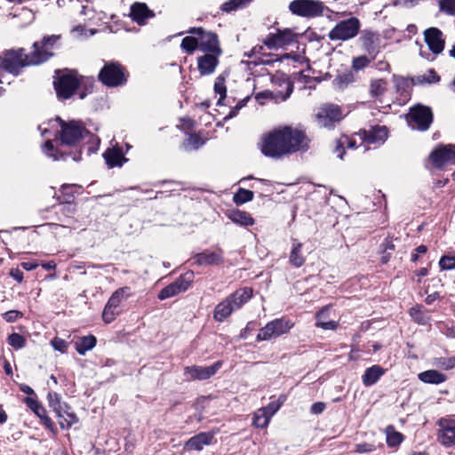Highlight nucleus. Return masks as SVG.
I'll return each instance as SVG.
<instances>
[{
  "instance_id": "f257e3e1",
  "label": "nucleus",
  "mask_w": 455,
  "mask_h": 455,
  "mask_svg": "<svg viewBox=\"0 0 455 455\" xmlns=\"http://www.w3.org/2000/svg\"><path fill=\"white\" fill-rule=\"evenodd\" d=\"M50 128H60L57 131L59 139L63 145L77 146L86 148L89 155L98 151L100 140L98 136L90 132L81 121H63L60 117L49 120Z\"/></svg>"
},
{
  "instance_id": "f03ea898",
  "label": "nucleus",
  "mask_w": 455,
  "mask_h": 455,
  "mask_svg": "<svg viewBox=\"0 0 455 455\" xmlns=\"http://www.w3.org/2000/svg\"><path fill=\"white\" fill-rule=\"evenodd\" d=\"M28 60V53H26L23 48L4 52L0 58V84L4 83V72L16 76L22 68L32 65V63H27Z\"/></svg>"
},
{
  "instance_id": "7ed1b4c3",
  "label": "nucleus",
  "mask_w": 455,
  "mask_h": 455,
  "mask_svg": "<svg viewBox=\"0 0 455 455\" xmlns=\"http://www.w3.org/2000/svg\"><path fill=\"white\" fill-rule=\"evenodd\" d=\"M260 151L265 156L275 159L288 156L283 127L275 129L262 137Z\"/></svg>"
},
{
  "instance_id": "20e7f679",
  "label": "nucleus",
  "mask_w": 455,
  "mask_h": 455,
  "mask_svg": "<svg viewBox=\"0 0 455 455\" xmlns=\"http://www.w3.org/2000/svg\"><path fill=\"white\" fill-rule=\"evenodd\" d=\"M129 73L126 68L117 61L105 62L98 75L99 81L105 86L115 88L127 83Z\"/></svg>"
},
{
  "instance_id": "39448f33",
  "label": "nucleus",
  "mask_w": 455,
  "mask_h": 455,
  "mask_svg": "<svg viewBox=\"0 0 455 455\" xmlns=\"http://www.w3.org/2000/svg\"><path fill=\"white\" fill-rule=\"evenodd\" d=\"M60 36H44L40 41L33 44V50L28 53V62L32 65H39L53 56V51L58 46Z\"/></svg>"
},
{
  "instance_id": "423d86ee",
  "label": "nucleus",
  "mask_w": 455,
  "mask_h": 455,
  "mask_svg": "<svg viewBox=\"0 0 455 455\" xmlns=\"http://www.w3.org/2000/svg\"><path fill=\"white\" fill-rule=\"evenodd\" d=\"M132 295L131 288L128 286H124L116 290L103 308L101 315L102 321L108 324L114 322L122 313L123 301Z\"/></svg>"
},
{
  "instance_id": "0eeeda50",
  "label": "nucleus",
  "mask_w": 455,
  "mask_h": 455,
  "mask_svg": "<svg viewBox=\"0 0 455 455\" xmlns=\"http://www.w3.org/2000/svg\"><path fill=\"white\" fill-rule=\"evenodd\" d=\"M57 96L60 100H68L79 88V75L76 70H66L53 82Z\"/></svg>"
},
{
  "instance_id": "6e6552de",
  "label": "nucleus",
  "mask_w": 455,
  "mask_h": 455,
  "mask_svg": "<svg viewBox=\"0 0 455 455\" xmlns=\"http://www.w3.org/2000/svg\"><path fill=\"white\" fill-rule=\"evenodd\" d=\"M283 132L288 155L300 151L304 152L309 148L311 140L305 131L291 126H283Z\"/></svg>"
},
{
  "instance_id": "1a4fd4ad",
  "label": "nucleus",
  "mask_w": 455,
  "mask_h": 455,
  "mask_svg": "<svg viewBox=\"0 0 455 455\" xmlns=\"http://www.w3.org/2000/svg\"><path fill=\"white\" fill-rule=\"evenodd\" d=\"M406 120L411 129L425 132L433 122V113L429 107L417 104L410 108Z\"/></svg>"
},
{
  "instance_id": "9d476101",
  "label": "nucleus",
  "mask_w": 455,
  "mask_h": 455,
  "mask_svg": "<svg viewBox=\"0 0 455 455\" xmlns=\"http://www.w3.org/2000/svg\"><path fill=\"white\" fill-rule=\"evenodd\" d=\"M294 323L285 318H277L267 323L261 328L257 335L258 341L270 340L286 334L293 327Z\"/></svg>"
},
{
  "instance_id": "9b49d317",
  "label": "nucleus",
  "mask_w": 455,
  "mask_h": 455,
  "mask_svg": "<svg viewBox=\"0 0 455 455\" xmlns=\"http://www.w3.org/2000/svg\"><path fill=\"white\" fill-rule=\"evenodd\" d=\"M289 10L297 16L315 18L323 14L324 5L317 0H293L289 4Z\"/></svg>"
},
{
  "instance_id": "f8f14e48",
  "label": "nucleus",
  "mask_w": 455,
  "mask_h": 455,
  "mask_svg": "<svg viewBox=\"0 0 455 455\" xmlns=\"http://www.w3.org/2000/svg\"><path fill=\"white\" fill-rule=\"evenodd\" d=\"M188 33L197 36L198 49L201 52L204 53H222L217 34L207 31L203 28H192L188 30Z\"/></svg>"
},
{
  "instance_id": "ddd939ff",
  "label": "nucleus",
  "mask_w": 455,
  "mask_h": 455,
  "mask_svg": "<svg viewBox=\"0 0 455 455\" xmlns=\"http://www.w3.org/2000/svg\"><path fill=\"white\" fill-rule=\"evenodd\" d=\"M194 277L193 271H188L180 275L174 282L163 288L157 298L160 300H164L186 291L192 284Z\"/></svg>"
},
{
  "instance_id": "4468645a",
  "label": "nucleus",
  "mask_w": 455,
  "mask_h": 455,
  "mask_svg": "<svg viewBox=\"0 0 455 455\" xmlns=\"http://www.w3.org/2000/svg\"><path fill=\"white\" fill-rule=\"evenodd\" d=\"M360 22L357 18H350L339 22L330 32L329 38L331 41H346L355 37L359 31Z\"/></svg>"
},
{
  "instance_id": "2eb2a0df",
  "label": "nucleus",
  "mask_w": 455,
  "mask_h": 455,
  "mask_svg": "<svg viewBox=\"0 0 455 455\" xmlns=\"http://www.w3.org/2000/svg\"><path fill=\"white\" fill-rule=\"evenodd\" d=\"M437 441L445 448H455V418L443 417L437 421Z\"/></svg>"
},
{
  "instance_id": "dca6fc26",
  "label": "nucleus",
  "mask_w": 455,
  "mask_h": 455,
  "mask_svg": "<svg viewBox=\"0 0 455 455\" xmlns=\"http://www.w3.org/2000/svg\"><path fill=\"white\" fill-rule=\"evenodd\" d=\"M315 118L320 126L331 127L342 119V111L338 105L323 104L318 108Z\"/></svg>"
},
{
  "instance_id": "f3484780",
  "label": "nucleus",
  "mask_w": 455,
  "mask_h": 455,
  "mask_svg": "<svg viewBox=\"0 0 455 455\" xmlns=\"http://www.w3.org/2000/svg\"><path fill=\"white\" fill-rule=\"evenodd\" d=\"M23 403L32 411L41 420L42 425L49 430L53 435H57L58 430L52 420V419L47 415V411L45 408L42 405V403L37 400V396H27L23 399Z\"/></svg>"
},
{
  "instance_id": "a211bd4d",
  "label": "nucleus",
  "mask_w": 455,
  "mask_h": 455,
  "mask_svg": "<svg viewBox=\"0 0 455 455\" xmlns=\"http://www.w3.org/2000/svg\"><path fill=\"white\" fill-rule=\"evenodd\" d=\"M262 42L268 49H278L296 42V35L290 28L278 29L276 33H269Z\"/></svg>"
},
{
  "instance_id": "6ab92c4d",
  "label": "nucleus",
  "mask_w": 455,
  "mask_h": 455,
  "mask_svg": "<svg viewBox=\"0 0 455 455\" xmlns=\"http://www.w3.org/2000/svg\"><path fill=\"white\" fill-rule=\"evenodd\" d=\"M221 365V361H218L210 366H187L184 368V376L187 380L208 379L220 369Z\"/></svg>"
},
{
  "instance_id": "aec40b11",
  "label": "nucleus",
  "mask_w": 455,
  "mask_h": 455,
  "mask_svg": "<svg viewBox=\"0 0 455 455\" xmlns=\"http://www.w3.org/2000/svg\"><path fill=\"white\" fill-rule=\"evenodd\" d=\"M433 165L438 169L447 164H455V145L447 144L438 147L430 154Z\"/></svg>"
},
{
  "instance_id": "412c9836",
  "label": "nucleus",
  "mask_w": 455,
  "mask_h": 455,
  "mask_svg": "<svg viewBox=\"0 0 455 455\" xmlns=\"http://www.w3.org/2000/svg\"><path fill=\"white\" fill-rule=\"evenodd\" d=\"M425 42L427 43L429 50L437 55L444 49V38L443 32L437 28H429L424 32Z\"/></svg>"
},
{
  "instance_id": "4be33fe9",
  "label": "nucleus",
  "mask_w": 455,
  "mask_h": 455,
  "mask_svg": "<svg viewBox=\"0 0 455 455\" xmlns=\"http://www.w3.org/2000/svg\"><path fill=\"white\" fill-rule=\"evenodd\" d=\"M130 17L132 21L140 26L146 25L149 19H153L156 14L150 10L145 3L136 2L130 7Z\"/></svg>"
},
{
  "instance_id": "5701e85b",
  "label": "nucleus",
  "mask_w": 455,
  "mask_h": 455,
  "mask_svg": "<svg viewBox=\"0 0 455 455\" xmlns=\"http://www.w3.org/2000/svg\"><path fill=\"white\" fill-rule=\"evenodd\" d=\"M193 259L198 266L219 265L223 262V251L220 248H217L213 251L204 250L202 252L195 254Z\"/></svg>"
},
{
  "instance_id": "b1692460",
  "label": "nucleus",
  "mask_w": 455,
  "mask_h": 455,
  "mask_svg": "<svg viewBox=\"0 0 455 455\" xmlns=\"http://www.w3.org/2000/svg\"><path fill=\"white\" fill-rule=\"evenodd\" d=\"M221 54L208 52L197 58V68L201 76L212 74L219 65Z\"/></svg>"
},
{
  "instance_id": "393cba45",
  "label": "nucleus",
  "mask_w": 455,
  "mask_h": 455,
  "mask_svg": "<svg viewBox=\"0 0 455 455\" xmlns=\"http://www.w3.org/2000/svg\"><path fill=\"white\" fill-rule=\"evenodd\" d=\"M43 153L47 156L52 158L54 161L63 160L66 161L68 158L72 157L75 162H78L81 160V151L78 153H75L74 155H70L65 152L60 151V149L54 148L52 141L48 140L42 147Z\"/></svg>"
},
{
  "instance_id": "a878e982",
  "label": "nucleus",
  "mask_w": 455,
  "mask_h": 455,
  "mask_svg": "<svg viewBox=\"0 0 455 455\" xmlns=\"http://www.w3.org/2000/svg\"><path fill=\"white\" fill-rule=\"evenodd\" d=\"M106 164L108 168L121 167L128 159L124 156V153L122 148L115 146L111 148H108L104 154Z\"/></svg>"
},
{
  "instance_id": "bb28decb",
  "label": "nucleus",
  "mask_w": 455,
  "mask_h": 455,
  "mask_svg": "<svg viewBox=\"0 0 455 455\" xmlns=\"http://www.w3.org/2000/svg\"><path fill=\"white\" fill-rule=\"evenodd\" d=\"M363 140L367 144H381L383 143L388 134V131L386 126H374L369 131H363Z\"/></svg>"
},
{
  "instance_id": "cd10ccee",
  "label": "nucleus",
  "mask_w": 455,
  "mask_h": 455,
  "mask_svg": "<svg viewBox=\"0 0 455 455\" xmlns=\"http://www.w3.org/2000/svg\"><path fill=\"white\" fill-rule=\"evenodd\" d=\"M55 414L58 418L60 427L63 430L69 429L79 421L78 417L68 403L63 405L62 410H60V411Z\"/></svg>"
},
{
  "instance_id": "c85d7f7f",
  "label": "nucleus",
  "mask_w": 455,
  "mask_h": 455,
  "mask_svg": "<svg viewBox=\"0 0 455 455\" xmlns=\"http://www.w3.org/2000/svg\"><path fill=\"white\" fill-rule=\"evenodd\" d=\"M253 291L251 287L237 289L235 292L227 297L235 310L241 308L252 297Z\"/></svg>"
},
{
  "instance_id": "c756f323",
  "label": "nucleus",
  "mask_w": 455,
  "mask_h": 455,
  "mask_svg": "<svg viewBox=\"0 0 455 455\" xmlns=\"http://www.w3.org/2000/svg\"><path fill=\"white\" fill-rule=\"evenodd\" d=\"M393 82L395 83L396 93L399 95V104H404L411 98L409 81L403 76L394 75Z\"/></svg>"
},
{
  "instance_id": "7c9ffc66",
  "label": "nucleus",
  "mask_w": 455,
  "mask_h": 455,
  "mask_svg": "<svg viewBox=\"0 0 455 455\" xmlns=\"http://www.w3.org/2000/svg\"><path fill=\"white\" fill-rule=\"evenodd\" d=\"M386 370L379 364H374L364 371L362 376V382L365 387H371L376 384L385 374Z\"/></svg>"
},
{
  "instance_id": "2f4dec72",
  "label": "nucleus",
  "mask_w": 455,
  "mask_h": 455,
  "mask_svg": "<svg viewBox=\"0 0 455 455\" xmlns=\"http://www.w3.org/2000/svg\"><path fill=\"white\" fill-rule=\"evenodd\" d=\"M212 438L211 433H199L188 440L186 447L188 450L201 451L204 446L211 444Z\"/></svg>"
},
{
  "instance_id": "473e14b6",
  "label": "nucleus",
  "mask_w": 455,
  "mask_h": 455,
  "mask_svg": "<svg viewBox=\"0 0 455 455\" xmlns=\"http://www.w3.org/2000/svg\"><path fill=\"white\" fill-rule=\"evenodd\" d=\"M419 379L426 384L439 385L447 380V376L437 370H427L419 373Z\"/></svg>"
},
{
  "instance_id": "72a5a7b5",
  "label": "nucleus",
  "mask_w": 455,
  "mask_h": 455,
  "mask_svg": "<svg viewBox=\"0 0 455 455\" xmlns=\"http://www.w3.org/2000/svg\"><path fill=\"white\" fill-rule=\"evenodd\" d=\"M303 244L298 240H292L291 249L289 256V262L295 267L304 265L306 258L302 254Z\"/></svg>"
},
{
  "instance_id": "f704fd0d",
  "label": "nucleus",
  "mask_w": 455,
  "mask_h": 455,
  "mask_svg": "<svg viewBox=\"0 0 455 455\" xmlns=\"http://www.w3.org/2000/svg\"><path fill=\"white\" fill-rule=\"evenodd\" d=\"M235 309L230 301L226 298L224 300L217 304L213 310V318L217 322L226 320Z\"/></svg>"
},
{
  "instance_id": "c9c22d12",
  "label": "nucleus",
  "mask_w": 455,
  "mask_h": 455,
  "mask_svg": "<svg viewBox=\"0 0 455 455\" xmlns=\"http://www.w3.org/2000/svg\"><path fill=\"white\" fill-rule=\"evenodd\" d=\"M97 344V339L94 335L89 334L78 338L75 342V348L80 355H84L88 351L95 347Z\"/></svg>"
},
{
  "instance_id": "e433bc0d",
  "label": "nucleus",
  "mask_w": 455,
  "mask_h": 455,
  "mask_svg": "<svg viewBox=\"0 0 455 455\" xmlns=\"http://www.w3.org/2000/svg\"><path fill=\"white\" fill-rule=\"evenodd\" d=\"M228 217L232 222L240 226L249 227L254 224V220L251 214L243 211H231L228 212Z\"/></svg>"
},
{
  "instance_id": "4c0bfd02",
  "label": "nucleus",
  "mask_w": 455,
  "mask_h": 455,
  "mask_svg": "<svg viewBox=\"0 0 455 455\" xmlns=\"http://www.w3.org/2000/svg\"><path fill=\"white\" fill-rule=\"evenodd\" d=\"M440 76L435 72V69L431 68L427 70L424 74L414 76L411 81L413 84L424 85V84H434L440 82Z\"/></svg>"
},
{
  "instance_id": "58836bf2",
  "label": "nucleus",
  "mask_w": 455,
  "mask_h": 455,
  "mask_svg": "<svg viewBox=\"0 0 455 455\" xmlns=\"http://www.w3.org/2000/svg\"><path fill=\"white\" fill-rule=\"evenodd\" d=\"M410 315L415 323L426 325L430 321L428 312L421 305H416L410 309Z\"/></svg>"
},
{
  "instance_id": "ea45409f",
  "label": "nucleus",
  "mask_w": 455,
  "mask_h": 455,
  "mask_svg": "<svg viewBox=\"0 0 455 455\" xmlns=\"http://www.w3.org/2000/svg\"><path fill=\"white\" fill-rule=\"evenodd\" d=\"M327 307H323L318 311L315 315L316 323L315 325L323 330H336L339 323L335 321H326Z\"/></svg>"
},
{
  "instance_id": "a19ab883",
  "label": "nucleus",
  "mask_w": 455,
  "mask_h": 455,
  "mask_svg": "<svg viewBox=\"0 0 455 455\" xmlns=\"http://www.w3.org/2000/svg\"><path fill=\"white\" fill-rule=\"evenodd\" d=\"M388 83L385 79H372L370 83L369 92L372 98L382 96L387 89Z\"/></svg>"
},
{
  "instance_id": "79ce46f5",
  "label": "nucleus",
  "mask_w": 455,
  "mask_h": 455,
  "mask_svg": "<svg viewBox=\"0 0 455 455\" xmlns=\"http://www.w3.org/2000/svg\"><path fill=\"white\" fill-rule=\"evenodd\" d=\"M387 434V444L388 447L395 448L398 447L403 441V435L402 433L395 431V427L388 426L386 430Z\"/></svg>"
},
{
  "instance_id": "37998d69",
  "label": "nucleus",
  "mask_w": 455,
  "mask_h": 455,
  "mask_svg": "<svg viewBox=\"0 0 455 455\" xmlns=\"http://www.w3.org/2000/svg\"><path fill=\"white\" fill-rule=\"evenodd\" d=\"M251 1L252 0H228L221 4L220 10L223 12L229 13L246 7Z\"/></svg>"
},
{
  "instance_id": "c03bdc74",
  "label": "nucleus",
  "mask_w": 455,
  "mask_h": 455,
  "mask_svg": "<svg viewBox=\"0 0 455 455\" xmlns=\"http://www.w3.org/2000/svg\"><path fill=\"white\" fill-rule=\"evenodd\" d=\"M214 92L215 94L220 95V98L217 101V105L222 106L225 105L224 100L227 97V86L225 83V77L222 76H219L214 82Z\"/></svg>"
},
{
  "instance_id": "a18cd8bd",
  "label": "nucleus",
  "mask_w": 455,
  "mask_h": 455,
  "mask_svg": "<svg viewBox=\"0 0 455 455\" xmlns=\"http://www.w3.org/2000/svg\"><path fill=\"white\" fill-rule=\"evenodd\" d=\"M94 83L95 80L92 76H79V88L82 89L79 92L80 99L85 98L88 93L92 92Z\"/></svg>"
},
{
  "instance_id": "49530a36",
  "label": "nucleus",
  "mask_w": 455,
  "mask_h": 455,
  "mask_svg": "<svg viewBox=\"0 0 455 455\" xmlns=\"http://www.w3.org/2000/svg\"><path fill=\"white\" fill-rule=\"evenodd\" d=\"M270 419L265 411L259 408L253 414L252 425L257 428H264L268 426Z\"/></svg>"
},
{
  "instance_id": "de8ad7c7",
  "label": "nucleus",
  "mask_w": 455,
  "mask_h": 455,
  "mask_svg": "<svg viewBox=\"0 0 455 455\" xmlns=\"http://www.w3.org/2000/svg\"><path fill=\"white\" fill-rule=\"evenodd\" d=\"M355 80L354 75L351 71H347L337 75L333 80V84L338 89H344L348 84H352Z\"/></svg>"
},
{
  "instance_id": "09e8293b",
  "label": "nucleus",
  "mask_w": 455,
  "mask_h": 455,
  "mask_svg": "<svg viewBox=\"0 0 455 455\" xmlns=\"http://www.w3.org/2000/svg\"><path fill=\"white\" fill-rule=\"evenodd\" d=\"M47 401L49 407L55 413L59 412L60 410H62L63 405L67 404V403L62 402L60 395L56 392H49L47 395Z\"/></svg>"
},
{
  "instance_id": "8fccbe9b",
  "label": "nucleus",
  "mask_w": 455,
  "mask_h": 455,
  "mask_svg": "<svg viewBox=\"0 0 455 455\" xmlns=\"http://www.w3.org/2000/svg\"><path fill=\"white\" fill-rule=\"evenodd\" d=\"M182 51L188 54H192L198 48V38L196 36H185L180 44Z\"/></svg>"
},
{
  "instance_id": "3c124183",
  "label": "nucleus",
  "mask_w": 455,
  "mask_h": 455,
  "mask_svg": "<svg viewBox=\"0 0 455 455\" xmlns=\"http://www.w3.org/2000/svg\"><path fill=\"white\" fill-rule=\"evenodd\" d=\"M253 196L254 194L252 191L240 188L234 195L233 201L237 205L243 204L251 202L253 199Z\"/></svg>"
},
{
  "instance_id": "603ef678",
  "label": "nucleus",
  "mask_w": 455,
  "mask_h": 455,
  "mask_svg": "<svg viewBox=\"0 0 455 455\" xmlns=\"http://www.w3.org/2000/svg\"><path fill=\"white\" fill-rule=\"evenodd\" d=\"M7 342L15 350L21 349L26 346V339L21 334L16 332L8 336Z\"/></svg>"
},
{
  "instance_id": "864d4df0",
  "label": "nucleus",
  "mask_w": 455,
  "mask_h": 455,
  "mask_svg": "<svg viewBox=\"0 0 455 455\" xmlns=\"http://www.w3.org/2000/svg\"><path fill=\"white\" fill-rule=\"evenodd\" d=\"M76 185L64 184L60 188V195L64 203H70L74 199Z\"/></svg>"
},
{
  "instance_id": "5fc2aeb1",
  "label": "nucleus",
  "mask_w": 455,
  "mask_h": 455,
  "mask_svg": "<svg viewBox=\"0 0 455 455\" xmlns=\"http://www.w3.org/2000/svg\"><path fill=\"white\" fill-rule=\"evenodd\" d=\"M205 141L196 134H190L185 144V148L188 150L198 149L202 147Z\"/></svg>"
},
{
  "instance_id": "6e6d98bb",
  "label": "nucleus",
  "mask_w": 455,
  "mask_h": 455,
  "mask_svg": "<svg viewBox=\"0 0 455 455\" xmlns=\"http://www.w3.org/2000/svg\"><path fill=\"white\" fill-rule=\"evenodd\" d=\"M439 267L441 270L455 269V254L442 256L439 260Z\"/></svg>"
},
{
  "instance_id": "4d7b16f0",
  "label": "nucleus",
  "mask_w": 455,
  "mask_h": 455,
  "mask_svg": "<svg viewBox=\"0 0 455 455\" xmlns=\"http://www.w3.org/2000/svg\"><path fill=\"white\" fill-rule=\"evenodd\" d=\"M433 364L437 368H440L444 371H450L453 369L452 366V358L451 357H437L434 359Z\"/></svg>"
},
{
  "instance_id": "13d9d810",
  "label": "nucleus",
  "mask_w": 455,
  "mask_h": 455,
  "mask_svg": "<svg viewBox=\"0 0 455 455\" xmlns=\"http://www.w3.org/2000/svg\"><path fill=\"white\" fill-rule=\"evenodd\" d=\"M284 402V398L283 396L279 397L278 401L271 402L267 406L262 407L261 409L265 411V412L272 418L276 411L280 409L282 404Z\"/></svg>"
},
{
  "instance_id": "bf43d9fd",
  "label": "nucleus",
  "mask_w": 455,
  "mask_h": 455,
  "mask_svg": "<svg viewBox=\"0 0 455 455\" xmlns=\"http://www.w3.org/2000/svg\"><path fill=\"white\" fill-rule=\"evenodd\" d=\"M440 10L448 15H455V0H439Z\"/></svg>"
},
{
  "instance_id": "052dcab7",
  "label": "nucleus",
  "mask_w": 455,
  "mask_h": 455,
  "mask_svg": "<svg viewBox=\"0 0 455 455\" xmlns=\"http://www.w3.org/2000/svg\"><path fill=\"white\" fill-rule=\"evenodd\" d=\"M248 100H249V97H246V98L241 100L240 101H238V103L234 108H232L230 109L229 113L223 118V121L226 122V121L236 116L238 112L240 111V109H242L246 105Z\"/></svg>"
},
{
  "instance_id": "680f3d73",
  "label": "nucleus",
  "mask_w": 455,
  "mask_h": 455,
  "mask_svg": "<svg viewBox=\"0 0 455 455\" xmlns=\"http://www.w3.org/2000/svg\"><path fill=\"white\" fill-rule=\"evenodd\" d=\"M51 345L55 350L60 351L62 354L67 352L68 347V343L65 339L58 337L51 340Z\"/></svg>"
},
{
  "instance_id": "e2e57ef3",
  "label": "nucleus",
  "mask_w": 455,
  "mask_h": 455,
  "mask_svg": "<svg viewBox=\"0 0 455 455\" xmlns=\"http://www.w3.org/2000/svg\"><path fill=\"white\" fill-rule=\"evenodd\" d=\"M371 60L367 56H359L353 60L352 67L355 70H361L370 64Z\"/></svg>"
},
{
  "instance_id": "0e129e2a",
  "label": "nucleus",
  "mask_w": 455,
  "mask_h": 455,
  "mask_svg": "<svg viewBox=\"0 0 455 455\" xmlns=\"http://www.w3.org/2000/svg\"><path fill=\"white\" fill-rule=\"evenodd\" d=\"M23 316V313L19 310H9L3 315V318L7 323H14L19 318Z\"/></svg>"
},
{
  "instance_id": "69168bd1",
  "label": "nucleus",
  "mask_w": 455,
  "mask_h": 455,
  "mask_svg": "<svg viewBox=\"0 0 455 455\" xmlns=\"http://www.w3.org/2000/svg\"><path fill=\"white\" fill-rule=\"evenodd\" d=\"M282 81L285 87V93L279 94V95H277V97H279V99H281L282 100H285L291 94V92L293 91V85L290 83V81H288L284 77H282Z\"/></svg>"
},
{
  "instance_id": "338daca9",
  "label": "nucleus",
  "mask_w": 455,
  "mask_h": 455,
  "mask_svg": "<svg viewBox=\"0 0 455 455\" xmlns=\"http://www.w3.org/2000/svg\"><path fill=\"white\" fill-rule=\"evenodd\" d=\"M59 212L63 215L69 216L74 214L75 207L70 203H64L62 201L59 207Z\"/></svg>"
},
{
  "instance_id": "774afa93",
  "label": "nucleus",
  "mask_w": 455,
  "mask_h": 455,
  "mask_svg": "<svg viewBox=\"0 0 455 455\" xmlns=\"http://www.w3.org/2000/svg\"><path fill=\"white\" fill-rule=\"evenodd\" d=\"M325 407L326 405L323 402L314 403L310 407V412L315 415L321 414L325 410Z\"/></svg>"
}]
</instances>
